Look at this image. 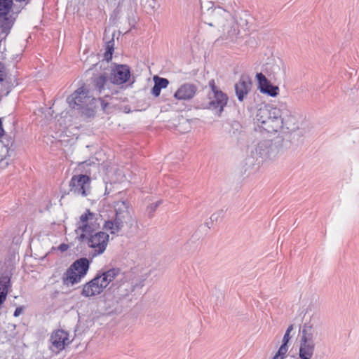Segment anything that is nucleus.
<instances>
[{"mask_svg":"<svg viewBox=\"0 0 359 359\" xmlns=\"http://www.w3.org/2000/svg\"><path fill=\"white\" fill-rule=\"evenodd\" d=\"M114 208L116 212L114 220L105 221L104 224H123L133 222L130 205L128 201H117L114 205Z\"/></svg>","mask_w":359,"mask_h":359,"instance_id":"obj_8","label":"nucleus"},{"mask_svg":"<svg viewBox=\"0 0 359 359\" xmlns=\"http://www.w3.org/2000/svg\"><path fill=\"white\" fill-rule=\"evenodd\" d=\"M11 276L8 274H2L0 277V309L5 302L8 287L10 286Z\"/></svg>","mask_w":359,"mask_h":359,"instance_id":"obj_20","label":"nucleus"},{"mask_svg":"<svg viewBox=\"0 0 359 359\" xmlns=\"http://www.w3.org/2000/svg\"><path fill=\"white\" fill-rule=\"evenodd\" d=\"M223 216V212L222 211H219L217 213H215L213 214L211 217H210V221L212 223H217V222H222V217Z\"/></svg>","mask_w":359,"mask_h":359,"instance_id":"obj_28","label":"nucleus"},{"mask_svg":"<svg viewBox=\"0 0 359 359\" xmlns=\"http://www.w3.org/2000/svg\"><path fill=\"white\" fill-rule=\"evenodd\" d=\"M251 82L247 77H241L238 83L235 84L236 96L239 101H243L250 90Z\"/></svg>","mask_w":359,"mask_h":359,"instance_id":"obj_17","label":"nucleus"},{"mask_svg":"<svg viewBox=\"0 0 359 359\" xmlns=\"http://www.w3.org/2000/svg\"><path fill=\"white\" fill-rule=\"evenodd\" d=\"M79 241L93 249L92 255L96 257L104 253L109 236L104 231H95L91 226H79L75 230Z\"/></svg>","mask_w":359,"mask_h":359,"instance_id":"obj_3","label":"nucleus"},{"mask_svg":"<svg viewBox=\"0 0 359 359\" xmlns=\"http://www.w3.org/2000/svg\"><path fill=\"white\" fill-rule=\"evenodd\" d=\"M70 191L74 195L86 196L90 190V178L86 175H74L69 182Z\"/></svg>","mask_w":359,"mask_h":359,"instance_id":"obj_9","label":"nucleus"},{"mask_svg":"<svg viewBox=\"0 0 359 359\" xmlns=\"http://www.w3.org/2000/svg\"><path fill=\"white\" fill-rule=\"evenodd\" d=\"M208 96L209 101L206 104V108L217 110L219 115H220L227 104L228 96L222 90L209 93Z\"/></svg>","mask_w":359,"mask_h":359,"instance_id":"obj_11","label":"nucleus"},{"mask_svg":"<svg viewBox=\"0 0 359 359\" xmlns=\"http://www.w3.org/2000/svg\"><path fill=\"white\" fill-rule=\"evenodd\" d=\"M49 341L50 343V349L55 353H60L65 348L66 345L70 343L69 341V334L62 330H57L53 332Z\"/></svg>","mask_w":359,"mask_h":359,"instance_id":"obj_10","label":"nucleus"},{"mask_svg":"<svg viewBox=\"0 0 359 359\" xmlns=\"http://www.w3.org/2000/svg\"><path fill=\"white\" fill-rule=\"evenodd\" d=\"M294 329V325L292 324L288 326V327L286 330V332L283 337L282 339V344L280 345V348H283L287 351L289 349L288 344L291 339L290 333Z\"/></svg>","mask_w":359,"mask_h":359,"instance_id":"obj_24","label":"nucleus"},{"mask_svg":"<svg viewBox=\"0 0 359 359\" xmlns=\"http://www.w3.org/2000/svg\"><path fill=\"white\" fill-rule=\"evenodd\" d=\"M22 312V309L21 307H18V308H16L15 311H14V314L13 316L15 317H18V316H20V314Z\"/></svg>","mask_w":359,"mask_h":359,"instance_id":"obj_35","label":"nucleus"},{"mask_svg":"<svg viewBox=\"0 0 359 359\" xmlns=\"http://www.w3.org/2000/svg\"><path fill=\"white\" fill-rule=\"evenodd\" d=\"M13 0H0V17L7 16L12 10Z\"/></svg>","mask_w":359,"mask_h":359,"instance_id":"obj_22","label":"nucleus"},{"mask_svg":"<svg viewBox=\"0 0 359 359\" xmlns=\"http://www.w3.org/2000/svg\"><path fill=\"white\" fill-rule=\"evenodd\" d=\"M134 81H131L130 86H131L133 83Z\"/></svg>","mask_w":359,"mask_h":359,"instance_id":"obj_36","label":"nucleus"},{"mask_svg":"<svg viewBox=\"0 0 359 359\" xmlns=\"http://www.w3.org/2000/svg\"><path fill=\"white\" fill-rule=\"evenodd\" d=\"M100 277L95 276L89 282L83 285L81 295L86 297H90L98 295L104 290L102 283L99 282Z\"/></svg>","mask_w":359,"mask_h":359,"instance_id":"obj_13","label":"nucleus"},{"mask_svg":"<svg viewBox=\"0 0 359 359\" xmlns=\"http://www.w3.org/2000/svg\"><path fill=\"white\" fill-rule=\"evenodd\" d=\"M80 222L83 224H100L102 222L100 214L86 210L85 212L81 215Z\"/></svg>","mask_w":359,"mask_h":359,"instance_id":"obj_19","label":"nucleus"},{"mask_svg":"<svg viewBox=\"0 0 359 359\" xmlns=\"http://www.w3.org/2000/svg\"><path fill=\"white\" fill-rule=\"evenodd\" d=\"M135 290V285L129 281L122 282L116 289L113 290L114 295L118 299H121L128 296Z\"/></svg>","mask_w":359,"mask_h":359,"instance_id":"obj_18","label":"nucleus"},{"mask_svg":"<svg viewBox=\"0 0 359 359\" xmlns=\"http://www.w3.org/2000/svg\"><path fill=\"white\" fill-rule=\"evenodd\" d=\"M111 42H109L107 43V51L105 52L104 53V58L107 60H111V55H112V46L110 45Z\"/></svg>","mask_w":359,"mask_h":359,"instance_id":"obj_29","label":"nucleus"},{"mask_svg":"<svg viewBox=\"0 0 359 359\" xmlns=\"http://www.w3.org/2000/svg\"><path fill=\"white\" fill-rule=\"evenodd\" d=\"M69 245L65 243H62L58 246V250L61 252H65L68 250Z\"/></svg>","mask_w":359,"mask_h":359,"instance_id":"obj_32","label":"nucleus"},{"mask_svg":"<svg viewBox=\"0 0 359 359\" xmlns=\"http://www.w3.org/2000/svg\"><path fill=\"white\" fill-rule=\"evenodd\" d=\"M202 20L210 27L218 28L219 30H227L228 36L236 34V30L232 27L231 14L221 7L208 8L203 13Z\"/></svg>","mask_w":359,"mask_h":359,"instance_id":"obj_5","label":"nucleus"},{"mask_svg":"<svg viewBox=\"0 0 359 359\" xmlns=\"http://www.w3.org/2000/svg\"><path fill=\"white\" fill-rule=\"evenodd\" d=\"M3 69L4 65L1 63H0V81H3L4 77V72Z\"/></svg>","mask_w":359,"mask_h":359,"instance_id":"obj_34","label":"nucleus"},{"mask_svg":"<svg viewBox=\"0 0 359 359\" xmlns=\"http://www.w3.org/2000/svg\"><path fill=\"white\" fill-rule=\"evenodd\" d=\"M282 111L271 105L260 107L256 113L257 126L268 133H275L283 128Z\"/></svg>","mask_w":359,"mask_h":359,"instance_id":"obj_4","label":"nucleus"},{"mask_svg":"<svg viewBox=\"0 0 359 359\" xmlns=\"http://www.w3.org/2000/svg\"><path fill=\"white\" fill-rule=\"evenodd\" d=\"M280 65H282V62L280 61L278 64H276L274 65V67H273V72L274 74H277L278 71H280Z\"/></svg>","mask_w":359,"mask_h":359,"instance_id":"obj_33","label":"nucleus"},{"mask_svg":"<svg viewBox=\"0 0 359 359\" xmlns=\"http://www.w3.org/2000/svg\"><path fill=\"white\" fill-rule=\"evenodd\" d=\"M288 351L279 347L276 354L271 359H285L287 356Z\"/></svg>","mask_w":359,"mask_h":359,"instance_id":"obj_26","label":"nucleus"},{"mask_svg":"<svg viewBox=\"0 0 359 359\" xmlns=\"http://www.w3.org/2000/svg\"><path fill=\"white\" fill-rule=\"evenodd\" d=\"M209 86L211 89L210 92V93H214V92H216V91H219V90H221L216 85H215V82L213 79L210 80L209 81Z\"/></svg>","mask_w":359,"mask_h":359,"instance_id":"obj_31","label":"nucleus"},{"mask_svg":"<svg viewBox=\"0 0 359 359\" xmlns=\"http://www.w3.org/2000/svg\"><path fill=\"white\" fill-rule=\"evenodd\" d=\"M90 268V261L81 257L74 261L62 276L65 285H74L79 283L86 276Z\"/></svg>","mask_w":359,"mask_h":359,"instance_id":"obj_7","label":"nucleus"},{"mask_svg":"<svg viewBox=\"0 0 359 359\" xmlns=\"http://www.w3.org/2000/svg\"><path fill=\"white\" fill-rule=\"evenodd\" d=\"M130 69L126 65H114L111 69L109 76L106 74L95 78L93 83L95 89L104 97L118 93L117 86L123 88L130 79Z\"/></svg>","mask_w":359,"mask_h":359,"instance_id":"obj_1","label":"nucleus"},{"mask_svg":"<svg viewBox=\"0 0 359 359\" xmlns=\"http://www.w3.org/2000/svg\"><path fill=\"white\" fill-rule=\"evenodd\" d=\"M1 18H2L1 20V28L2 29L1 33L7 35L13 27V20L7 16H3Z\"/></svg>","mask_w":359,"mask_h":359,"instance_id":"obj_23","label":"nucleus"},{"mask_svg":"<svg viewBox=\"0 0 359 359\" xmlns=\"http://www.w3.org/2000/svg\"><path fill=\"white\" fill-rule=\"evenodd\" d=\"M121 273V270L118 268H111L109 270L102 272H98L96 274V277H100L99 282L102 283L103 289L106 288L109 284L114 281Z\"/></svg>","mask_w":359,"mask_h":359,"instance_id":"obj_16","label":"nucleus"},{"mask_svg":"<svg viewBox=\"0 0 359 359\" xmlns=\"http://www.w3.org/2000/svg\"><path fill=\"white\" fill-rule=\"evenodd\" d=\"M153 79L154 86L151 89V93L155 97H158L161 94V89L168 87L169 81L167 79L161 78L158 76H154Z\"/></svg>","mask_w":359,"mask_h":359,"instance_id":"obj_21","label":"nucleus"},{"mask_svg":"<svg viewBox=\"0 0 359 359\" xmlns=\"http://www.w3.org/2000/svg\"><path fill=\"white\" fill-rule=\"evenodd\" d=\"M162 203V201H158L155 203H153L147 206V212L150 215L154 212L156 208Z\"/></svg>","mask_w":359,"mask_h":359,"instance_id":"obj_27","label":"nucleus"},{"mask_svg":"<svg viewBox=\"0 0 359 359\" xmlns=\"http://www.w3.org/2000/svg\"><path fill=\"white\" fill-rule=\"evenodd\" d=\"M299 358L311 359L316 349L317 331L311 322L305 323L299 329Z\"/></svg>","mask_w":359,"mask_h":359,"instance_id":"obj_6","label":"nucleus"},{"mask_svg":"<svg viewBox=\"0 0 359 359\" xmlns=\"http://www.w3.org/2000/svg\"><path fill=\"white\" fill-rule=\"evenodd\" d=\"M105 228L108 227L107 229L110 230V233L111 234L118 233L121 231V229L123 226H104Z\"/></svg>","mask_w":359,"mask_h":359,"instance_id":"obj_30","label":"nucleus"},{"mask_svg":"<svg viewBox=\"0 0 359 359\" xmlns=\"http://www.w3.org/2000/svg\"><path fill=\"white\" fill-rule=\"evenodd\" d=\"M256 153L260 157H264L268 154V148L266 142H260L257 144L255 149Z\"/></svg>","mask_w":359,"mask_h":359,"instance_id":"obj_25","label":"nucleus"},{"mask_svg":"<svg viewBox=\"0 0 359 359\" xmlns=\"http://www.w3.org/2000/svg\"><path fill=\"white\" fill-rule=\"evenodd\" d=\"M197 91V88L191 83L182 85L175 93L174 97L177 100H188L194 97Z\"/></svg>","mask_w":359,"mask_h":359,"instance_id":"obj_15","label":"nucleus"},{"mask_svg":"<svg viewBox=\"0 0 359 359\" xmlns=\"http://www.w3.org/2000/svg\"><path fill=\"white\" fill-rule=\"evenodd\" d=\"M282 117L283 121V126L290 131H295L301 128V116L292 111H282Z\"/></svg>","mask_w":359,"mask_h":359,"instance_id":"obj_12","label":"nucleus"},{"mask_svg":"<svg viewBox=\"0 0 359 359\" xmlns=\"http://www.w3.org/2000/svg\"><path fill=\"white\" fill-rule=\"evenodd\" d=\"M67 102L70 107L81 110V114L87 117L94 116L95 109L99 104L102 110H105L108 106V102L102 98L96 99L89 95L88 90L84 87L76 90L67 97Z\"/></svg>","mask_w":359,"mask_h":359,"instance_id":"obj_2","label":"nucleus"},{"mask_svg":"<svg viewBox=\"0 0 359 359\" xmlns=\"http://www.w3.org/2000/svg\"><path fill=\"white\" fill-rule=\"evenodd\" d=\"M256 77L258 81L259 88L262 93L271 97H276L278 95L279 88L276 86H273L262 73L257 74Z\"/></svg>","mask_w":359,"mask_h":359,"instance_id":"obj_14","label":"nucleus"}]
</instances>
